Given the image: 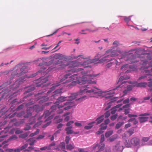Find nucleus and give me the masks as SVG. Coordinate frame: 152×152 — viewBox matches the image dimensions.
Segmentation results:
<instances>
[{"instance_id":"de8ad7c7","label":"nucleus","mask_w":152,"mask_h":152,"mask_svg":"<svg viewBox=\"0 0 152 152\" xmlns=\"http://www.w3.org/2000/svg\"><path fill=\"white\" fill-rule=\"evenodd\" d=\"M98 30V28H96L95 30H90L88 28H86V29H84V30H81V31H88L89 32H94L95 31H97Z\"/></svg>"},{"instance_id":"09e8293b","label":"nucleus","mask_w":152,"mask_h":152,"mask_svg":"<svg viewBox=\"0 0 152 152\" xmlns=\"http://www.w3.org/2000/svg\"><path fill=\"white\" fill-rule=\"evenodd\" d=\"M110 115V113L109 111L106 112L104 114V116L105 118H108Z\"/></svg>"},{"instance_id":"393cba45","label":"nucleus","mask_w":152,"mask_h":152,"mask_svg":"<svg viewBox=\"0 0 152 152\" xmlns=\"http://www.w3.org/2000/svg\"><path fill=\"white\" fill-rule=\"evenodd\" d=\"M104 119V115H102L99 117L95 121H97V122L96 123V124L97 125L101 123L102 122Z\"/></svg>"},{"instance_id":"13d9d810","label":"nucleus","mask_w":152,"mask_h":152,"mask_svg":"<svg viewBox=\"0 0 152 152\" xmlns=\"http://www.w3.org/2000/svg\"><path fill=\"white\" fill-rule=\"evenodd\" d=\"M110 122V120L109 119H107L106 120H105L104 122V123H103L104 124H105L107 125V124H108Z\"/></svg>"},{"instance_id":"774afa93","label":"nucleus","mask_w":152,"mask_h":152,"mask_svg":"<svg viewBox=\"0 0 152 152\" xmlns=\"http://www.w3.org/2000/svg\"><path fill=\"white\" fill-rule=\"evenodd\" d=\"M125 145L126 147H129L131 145L130 144V143H128L127 142V140L126 141V142H125Z\"/></svg>"},{"instance_id":"a878e982","label":"nucleus","mask_w":152,"mask_h":152,"mask_svg":"<svg viewBox=\"0 0 152 152\" xmlns=\"http://www.w3.org/2000/svg\"><path fill=\"white\" fill-rule=\"evenodd\" d=\"M95 123V121H93L88 124V126H85L84 128L86 129H91L94 126V124Z\"/></svg>"},{"instance_id":"0e129e2a","label":"nucleus","mask_w":152,"mask_h":152,"mask_svg":"<svg viewBox=\"0 0 152 152\" xmlns=\"http://www.w3.org/2000/svg\"><path fill=\"white\" fill-rule=\"evenodd\" d=\"M23 105H21L19 106L17 108V110H19L23 109Z\"/></svg>"},{"instance_id":"6e6552de","label":"nucleus","mask_w":152,"mask_h":152,"mask_svg":"<svg viewBox=\"0 0 152 152\" xmlns=\"http://www.w3.org/2000/svg\"><path fill=\"white\" fill-rule=\"evenodd\" d=\"M20 81L17 80L15 82V83L11 85L10 86V90H8V89H4L5 91L4 94H8L6 96H9L10 97L15 94L18 90L16 89L20 85Z\"/></svg>"},{"instance_id":"5701e85b","label":"nucleus","mask_w":152,"mask_h":152,"mask_svg":"<svg viewBox=\"0 0 152 152\" xmlns=\"http://www.w3.org/2000/svg\"><path fill=\"white\" fill-rule=\"evenodd\" d=\"M62 61L60 60L57 61L55 63L56 65H57L58 64H61L59 66H58L57 67H58V69H60L64 68L65 66H67V65H65L62 63Z\"/></svg>"},{"instance_id":"7ed1b4c3","label":"nucleus","mask_w":152,"mask_h":152,"mask_svg":"<svg viewBox=\"0 0 152 152\" xmlns=\"http://www.w3.org/2000/svg\"><path fill=\"white\" fill-rule=\"evenodd\" d=\"M83 70V69L82 68H80L75 69V70L74 69H72L69 71L68 73L64 75L63 77L60 80L59 83H58L57 84H55L53 85L51 88V90H54L55 87L58 86L61 84H60V83L62 82L64 80L67 79L68 77L69 78V80H66L65 82H63L62 83H69L75 80V77L77 79L78 77H77V75L76 74H74L72 75V73L75 72H79Z\"/></svg>"},{"instance_id":"4d7b16f0","label":"nucleus","mask_w":152,"mask_h":152,"mask_svg":"<svg viewBox=\"0 0 152 152\" xmlns=\"http://www.w3.org/2000/svg\"><path fill=\"white\" fill-rule=\"evenodd\" d=\"M45 137L44 135H39L38 137H36V139L38 140L43 138Z\"/></svg>"},{"instance_id":"2eb2a0df","label":"nucleus","mask_w":152,"mask_h":152,"mask_svg":"<svg viewBox=\"0 0 152 152\" xmlns=\"http://www.w3.org/2000/svg\"><path fill=\"white\" fill-rule=\"evenodd\" d=\"M147 85V83L146 82H140L137 83L135 85V86L137 87H144L146 86ZM148 86L149 87V88L148 89V90L151 91H152V81L148 83Z\"/></svg>"},{"instance_id":"f03ea898","label":"nucleus","mask_w":152,"mask_h":152,"mask_svg":"<svg viewBox=\"0 0 152 152\" xmlns=\"http://www.w3.org/2000/svg\"><path fill=\"white\" fill-rule=\"evenodd\" d=\"M125 79V78L124 77L121 76L119 78L118 82V83L120 84L118 85L115 88H113V90L108 92H101V90H100V94L97 93L96 94H98V95L99 96H104V94L108 95V96H106L105 98L108 99H111L112 98V96L111 95L114 93V91H115L117 89L121 90V89L124 88L126 86V82L124 80Z\"/></svg>"},{"instance_id":"b1692460","label":"nucleus","mask_w":152,"mask_h":152,"mask_svg":"<svg viewBox=\"0 0 152 152\" xmlns=\"http://www.w3.org/2000/svg\"><path fill=\"white\" fill-rule=\"evenodd\" d=\"M51 112V111L50 110H47L45 111L42 116L38 118V119L39 120L42 118V117H44L45 118H46L47 116H48L50 115Z\"/></svg>"},{"instance_id":"bf43d9fd","label":"nucleus","mask_w":152,"mask_h":152,"mask_svg":"<svg viewBox=\"0 0 152 152\" xmlns=\"http://www.w3.org/2000/svg\"><path fill=\"white\" fill-rule=\"evenodd\" d=\"M42 72V71H41V70H40L39 71H38L36 73L32 75L31 76V77H35L38 74V73H40L41 72Z\"/></svg>"},{"instance_id":"37998d69","label":"nucleus","mask_w":152,"mask_h":152,"mask_svg":"<svg viewBox=\"0 0 152 152\" xmlns=\"http://www.w3.org/2000/svg\"><path fill=\"white\" fill-rule=\"evenodd\" d=\"M118 117V115L117 114H115L110 117V119L112 121H113L115 120Z\"/></svg>"},{"instance_id":"f3484780","label":"nucleus","mask_w":152,"mask_h":152,"mask_svg":"<svg viewBox=\"0 0 152 152\" xmlns=\"http://www.w3.org/2000/svg\"><path fill=\"white\" fill-rule=\"evenodd\" d=\"M109 54L105 56L99 60V63H102L103 62H108L111 61L112 58Z\"/></svg>"},{"instance_id":"72a5a7b5","label":"nucleus","mask_w":152,"mask_h":152,"mask_svg":"<svg viewBox=\"0 0 152 152\" xmlns=\"http://www.w3.org/2000/svg\"><path fill=\"white\" fill-rule=\"evenodd\" d=\"M81 57L80 58H83V59H89L91 58L90 56H88L87 58H86V57H84L83 56V55H78L77 56L74 57V58L75 59H76V58H78V57Z\"/></svg>"},{"instance_id":"39448f33","label":"nucleus","mask_w":152,"mask_h":152,"mask_svg":"<svg viewBox=\"0 0 152 152\" xmlns=\"http://www.w3.org/2000/svg\"><path fill=\"white\" fill-rule=\"evenodd\" d=\"M145 50L143 48H139L136 50L135 52V56H133L132 54L129 53L127 56V61H129V63L132 64L137 62L138 61L135 59L136 57L139 58H145L146 57L148 59L147 54L145 53Z\"/></svg>"},{"instance_id":"3c124183","label":"nucleus","mask_w":152,"mask_h":152,"mask_svg":"<svg viewBox=\"0 0 152 152\" xmlns=\"http://www.w3.org/2000/svg\"><path fill=\"white\" fill-rule=\"evenodd\" d=\"M61 89L56 90L55 91V93L56 94H54L53 96V97H55V96H56L57 95L56 94L61 92Z\"/></svg>"},{"instance_id":"052dcab7","label":"nucleus","mask_w":152,"mask_h":152,"mask_svg":"<svg viewBox=\"0 0 152 152\" xmlns=\"http://www.w3.org/2000/svg\"><path fill=\"white\" fill-rule=\"evenodd\" d=\"M74 122L73 121H70L68 122L66 124V126H69L71 125Z\"/></svg>"},{"instance_id":"473e14b6","label":"nucleus","mask_w":152,"mask_h":152,"mask_svg":"<svg viewBox=\"0 0 152 152\" xmlns=\"http://www.w3.org/2000/svg\"><path fill=\"white\" fill-rule=\"evenodd\" d=\"M65 130L66 131V133L67 134H71L74 133V131L68 128H66Z\"/></svg>"},{"instance_id":"423d86ee","label":"nucleus","mask_w":152,"mask_h":152,"mask_svg":"<svg viewBox=\"0 0 152 152\" xmlns=\"http://www.w3.org/2000/svg\"><path fill=\"white\" fill-rule=\"evenodd\" d=\"M99 58L98 57V55L95 56L94 58L93 59H88L86 61H84L82 64L80 63H77V60L74 61H72L69 63L67 65H69V68H74L77 67V66L80 65L83 66L84 68H91L90 66L89 65L86 66L85 65L86 64H90L91 63H94L97 61L99 60Z\"/></svg>"},{"instance_id":"49530a36","label":"nucleus","mask_w":152,"mask_h":152,"mask_svg":"<svg viewBox=\"0 0 152 152\" xmlns=\"http://www.w3.org/2000/svg\"><path fill=\"white\" fill-rule=\"evenodd\" d=\"M131 17V16H130L129 17H125L124 19V21L127 23H128L130 20V17Z\"/></svg>"},{"instance_id":"bb28decb","label":"nucleus","mask_w":152,"mask_h":152,"mask_svg":"<svg viewBox=\"0 0 152 152\" xmlns=\"http://www.w3.org/2000/svg\"><path fill=\"white\" fill-rule=\"evenodd\" d=\"M95 77L96 76H92V78H91L88 79V80H89L88 81H80V82H81V83H82V84H81V85H82V84H83V82H86V83H87L89 85H90L91 84H96V81H91V80H90V79H92L93 78V77Z\"/></svg>"},{"instance_id":"6e6d98bb","label":"nucleus","mask_w":152,"mask_h":152,"mask_svg":"<svg viewBox=\"0 0 152 152\" xmlns=\"http://www.w3.org/2000/svg\"><path fill=\"white\" fill-rule=\"evenodd\" d=\"M126 118H127L126 117H123L122 116L120 115L119 116L118 119H121V120H125Z\"/></svg>"},{"instance_id":"4be33fe9","label":"nucleus","mask_w":152,"mask_h":152,"mask_svg":"<svg viewBox=\"0 0 152 152\" xmlns=\"http://www.w3.org/2000/svg\"><path fill=\"white\" fill-rule=\"evenodd\" d=\"M130 142L132 144L137 146L139 144L140 140L136 137H134L131 140Z\"/></svg>"},{"instance_id":"f257e3e1","label":"nucleus","mask_w":152,"mask_h":152,"mask_svg":"<svg viewBox=\"0 0 152 152\" xmlns=\"http://www.w3.org/2000/svg\"><path fill=\"white\" fill-rule=\"evenodd\" d=\"M88 85H83L80 87L81 89L80 91L76 93L73 94L72 96L69 97H65L61 96L57 99V101L56 103L58 102H62L66 101L72 100L76 98V96L81 95L85 93H88L89 96L91 97H94L95 94L97 93L100 94V89L94 87L93 89H88L86 88H89L88 87Z\"/></svg>"},{"instance_id":"69168bd1","label":"nucleus","mask_w":152,"mask_h":152,"mask_svg":"<svg viewBox=\"0 0 152 152\" xmlns=\"http://www.w3.org/2000/svg\"><path fill=\"white\" fill-rule=\"evenodd\" d=\"M104 132V131L102 130H99L96 133V134H102Z\"/></svg>"},{"instance_id":"864d4df0","label":"nucleus","mask_w":152,"mask_h":152,"mask_svg":"<svg viewBox=\"0 0 152 152\" xmlns=\"http://www.w3.org/2000/svg\"><path fill=\"white\" fill-rule=\"evenodd\" d=\"M75 126L77 127H80L82 126L81 123L79 122H75Z\"/></svg>"},{"instance_id":"f8f14e48","label":"nucleus","mask_w":152,"mask_h":152,"mask_svg":"<svg viewBox=\"0 0 152 152\" xmlns=\"http://www.w3.org/2000/svg\"><path fill=\"white\" fill-rule=\"evenodd\" d=\"M48 76L44 78L42 77L36 80V83L35 85V87L42 86L43 87L44 86V85H43V84L46 83L48 80Z\"/></svg>"},{"instance_id":"9d476101","label":"nucleus","mask_w":152,"mask_h":152,"mask_svg":"<svg viewBox=\"0 0 152 152\" xmlns=\"http://www.w3.org/2000/svg\"><path fill=\"white\" fill-rule=\"evenodd\" d=\"M148 65L147 60L145 59V60H141L140 63V67H138L137 66L133 65L129 66L130 68L133 71H136L138 69L140 68L141 69H143L148 68Z\"/></svg>"},{"instance_id":"e2e57ef3","label":"nucleus","mask_w":152,"mask_h":152,"mask_svg":"<svg viewBox=\"0 0 152 152\" xmlns=\"http://www.w3.org/2000/svg\"><path fill=\"white\" fill-rule=\"evenodd\" d=\"M131 126V124L130 123H128L125 125L124 128L125 129H127Z\"/></svg>"},{"instance_id":"79ce46f5","label":"nucleus","mask_w":152,"mask_h":152,"mask_svg":"<svg viewBox=\"0 0 152 152\" xmlns=\"http://www.w3.org/2000/svg\"><path fill=\"white\" fill-rule=\"evenodd\" d=\"M128 64H126L123 65L121 68V69H122L123 70H126L128 69Z\"/></svg>"},{"instance_id":"5fc2aeb1","label":"nucleus","mask_w":152,"mask_h":152,"mask_svg":"<svg viewBox=\"0 0 152 152\" xmlns=\"http://www.w3.org/2000/svg\"><path fill=\"white\" fill-rule=\"evenodd\" d=\"M116 139V138L112 136L110 137L108 139V140H109L110 142H112L114 141Z\"/></svg>"},{"instance_id":"a19ab883","label":"nucleus","mask_w":152,"mask_h":152,"mask_svg":"<svg viewBox=\"0 0 152 152\" xmlns=\"http://www.w3.org/2000/svg\"><path fill=\"white\" fill-rule=\"evenodd\" d=\"M39 130L38 129H37L35 132L34 133L31 134H30V136L31 137H33V136L35 135H36L37 134H38L39 133Z\"/></svg>"},{"instance_id":"58836bf2","label":"nucleus","mask_w":152,"mask_h":152,"mask_svg":"<svg viewBox=\"0 0 152 152\" xmlns=\"http://www.w3.org/2000/svg\"><path fill=\"white\" fill-rule=\"evenodd\" d=\"M134 129H129L127 132L129 136H131L134 133Z\"/></svg>"},{"instance_id":"7c9ffc66","label":"nucleus","mask_w":152,"mask_h":152,"mask_svg":"<svg viewBox=\"0 0 152 152\" xmlns=\"http://www.w3.org/2000/svg\"><path fill=\"white\" fill-rule=\"evenodd\" d=\"M100 130H104L107 129V126L105 124L102 123L100 125Z\"/></svg>"},{"instance_id":"ddd939ff","label":"nucleus","mask_w":152,"mask_h":152,"mask_svg":"<svg viewBox=\"0 0 152 152\" xmlns=\"http://www.w3.org/2000/svg\"><path fill=\"white\" fill-rule=\"evenodd\" d=\"M121 51L118 49L114 50L110 49L106 51V53L109 54L111 57L117 56L119 54H121Z\"/></svg>"},{"instance_id":"a211bd4d","label":"nucleus","mask_w":152,"mask_h":152,"mask_svg":"<svg viewBox=\"0 0 152 152\" xmlns=\"http://www.w3.org/2000/svg\"><path fill=\"white\" fill-rule=\"evenodd\" d=\"M53 62V60H51L49 61L48 62H43L42 63L39 64V66H41V69H42L44 70L47 68V66H49L51 65Z\"/></svg>"},{"instance_id":"f704fd0d","label":"nucleus","mask_w":152,"mask_h":152,"mask_svg":"<svg viewBox=\"0 0 152 152\" xmlns=\"http://www.w3.org/2000/svg\"><path fill=\"white\" fill-rule=\"evenodd\" d=\"M60 116H56L54 118V119L56 120V123H59L61 122L63 120V119L62 118H59L58 119Z\"/></svg>"},{"instance_id":"20e7f679","label":"nucleus","mask_w":152,"mask_h":152,"mask_svg":"<svg viewBox=\"0 0 152 152\" xmlns=\"http://www.w3.org/2000/svg\"><path fill=\"white\" fill-rule=\"evenodd\" d=\"M15 68L16 69L15 71L12 72L9 82H7L4 83L1 86H0V88L1 87L4 88L7 85L10 84L12 83V81H11L13 79L15 76H16L18 77L22 75L25 73H26L28 71L27 67L26 66H24L21 67V65L20 64H18L16 65Z\"/></svg>"},{"instance_id":"9b49d317","label":"nucleus","mask_w":152,"mask_h":152,"mask_svg":"<svg viewBox=\"0 0 152 152\" xmlns=\"http://www.w3.org/2000/svg\"><path fill=\"white\" fill-rule=\"evenodd\" d=\"M42 108L38 105H36L32 107H31L27 108V114L24 117L25 118L31 116L32 115L31 111H35L37 113L42 110Z\"/></svg>"},{"instance_id":"e433bc0d","label":"nucleus","mask_w":152,"mask_h":152,"mask_svg":"<svg viewBox=\"0 0 152 152\" xmlns=\"http://www.w3.org/2000/svg\"><path fill=\"white\" fill-rule=\"evenodd\" d=\"M28 135V132H26L24 134H21L20 136V137L22 138H24L27 137Z\"/></svg>"},{"instance_id":"dca6fc26","label":"nucleus","mask_w":152,"mask_h":152,"mask_svg":"<svg viewBox=\"0 0 152 152\" xmlns=\"http://www.w3.org/2000/svg\"><path fill=\"white\" fill-rule=\"evenodd\" d=\"M150 115V113H148L140 115V117L138 118L140 122L142 123L147 121L148 118L146 116L149 115Z\"/></svg>"},{"instance_id":"338daca9","label":"nucleus","mask_w":152,"mask_h":152,"mask_svg":"<svg viewBox=\"0 0 152 152\" xmlns=\"http://www.w3.org/2000/svg\"><path fill=\"white\" fill-rule=\"evenodd\" d=\"M132 89V86H127V90L128 91H131Z\"/></svg>"},{"instance_id":"c85d7f7f","label":"nucleus","mask_w":152,"mask_h":152,"mask_svg":"<svg viewBox=\"0 0 152 152\" xmlns=\"http://www.w3.org/2000/svg\"><path fill=\"white\" fill-rule=\"evenodd\" d=\"M121 104H119L118 105H116L113 108L111 109V113L112 114H114L116 111H117V110L116 109V108H119V107L121 106Z\"/></svg>"},{"instance_id":"c756f323","label":"nucleus","mask_w":152,"mask_h":152,"mask_svg":"<svg viewBox=\"0 0 152 152\" xmlns=\"http://www.w3.org/2000/svg\"><path fill=\"white\" fill-rule=\"evenodd\" d=\"M113 133V130H110L107 132L105 134V136L106 137H108L111 135Z\"/></svg>"},{"instance_id":"2f4dec72","label":"nucleus","mask_w":152,"mask_h":152,"mask_svg":"<svg viewBox=\"0 0 152 152\" xmlns=\"http://www.w3.org/2000/svg\"><path fill=\"white\" fill-rule=\"evenodd\" d=\"M124 122H119L116 124L115 126V128L116 129H118L120 128L124 124Z\"/></svg>"},{"instance_id":"6ab92c4d","label":"nucleus","mask_w":152,"mask_h":152,"mask_svg":"<svg viewBox=\"0 0 152 152\" xmlns=\"http://www.w3.org/2000/svg\"><path fill=\"white\" fill-rule=\"evenodd\" d=\"M9 128L8 127H6L4 129V130L2 131L1 132H0V135H1L0 136V142H1L3 140V138L6 136L7 135L6 134L3 135L4 134H6L8 131V129Z\"/></svg>"},{"instance_id":"4468645a","label":"nucleus","mask_w":152,"mask_h":152,"mask_svg":"<svg viewBox=\"0 0 152 152\" xmlns=\"http://www.w3.org/2000/svg\"><path fill=\"white\" fill-rule=\"evenodd\" d=\"M124 148V146L122 143L118 142L113 146V152H122Z\"/></svg>"},{"instance_id":"0eeeda50","label":"nucleus","mask_w":152,"mask_h":152,"mask_svg":"<svg viewBox=\"0 0 152 152\" xmlns=\"http://www.w3.org/2000/svg\"><path fill=\"white\" fill-rule=\"evenodd\" d=\"M74 105V103L72 102H68L64 103L63 104L59 105L57 104L52 106L50 110L51 112L56 110L57 108L60 109L64 108V110H68L71 107H72Z\"/></svg>"},{"instance_id":"412c9836","label":"nucleus","mask_w":152,"mask_h":152,"mask_svg":"<svg viewBox=\"0 0 152 152\" xmlns=\"http://www.w3.org/2000/svg\"><path fill=\"white\" fill-rule=\"evenodd\" d=\"M111 61L112 62H110L108 63L106 65V67L107 68H109L111 66L115 65H117L118 62L117 60L114 58L112 59Z\"/></svg>"},{"instance_id":"cd10ccee","label":"nucleus","mask_w":152,"mask_h":152,"mask_svg":"<svg viewBox=\"0 0 152 152\" xmlns=\"http://www.w3.org/2000/svg\"><path fill=\"white\" fill-rule=\"evenodd\" d=\"M75 147L74 145L73 144H68L66 145V148L68 150L70 151L72 150Z\"/></svg>"},{"instance_id":"ea45409f","label":"nucleus","mask_w":152,"mask_h":152,"mask_svg":"<svg viewBox=\"0 0 152 152\" xmlns=\"http://www.w3.org/2000/svg\"><path fill=\"white\" fill-rule=\"evenodd\" d=\"M48 98L47 97H45L44 98H42V99L39 101V102L40 103H43L44 102H45L46 101L48 100ZM40 99V98H39V99Z\"/></svg>"},{"instance_id":"680f3d73","label":"nucleus","mask_w":152,"mask_h":152,"mask_svg":"<svg viewBox=\"0 0 152 152\" xmlns=\"http://www.w3.org/2000/svg\"><path fill=\"white\" fill-rule=\"evenodd\" d=\"M51 122V121H49V122H47L46 124H45L44 125L42 126V127L43 128H45V127H46L47 126H48V125H49L50 124Z\"/></svg>"},{"instance_id":"a18cd8bd","label":"nucleus","mask_w":152,"mask_h":152,"mask_svg":"<svg viewBox=\"0 0 152 152\" xmlns=\"http://www.w3.org/2000/svg\"><path fill=\"white\" fill-rule=\"evenodd\" d=\"M55 57L56 58V59H58L63 57L62 55L60 53H58L56 54L55 55Z\"/></svg>"},{"instance_id":"603ef678","label":"nucleus","mask_w":152,"mask_h":152,"mask_svg":"<svg viewBox=\"0 0 152 152\" xmlns=\"http://www.w3.org/2000/svg\"><path fill=\"white\" fill-rule=\"evenodd\" d=\"M104 140V134H102L101 135L100 139V143H102Z\"/></svg>"},{"instance_id":"c9c22d12","label":"nucleus","mask_w":152,"mask_h":152,"mask_svg":"<svg viewBox=\"0 0 152 152\" xmlns=\"http://www.w3.org/2000/svg\"><path fill=\"white\" fill-rule=\"evenodd\" d=\"M35 89V87H30L28 89V90L25 92L24 94H25L27 93H28L32 91H34Z\"/></svg>"},{"instance_id":"aec40b11","label":"nucleus","mask_w":152,"mask_h":152,"mask_svg":"<svg viewBox=\"0 0 152 152\" xmlns=\"http://www.w3.org/2000/svg\"><path fill=\"white\" fill-rule=\"evenodd\" d=\"M105 144L104 143H100L99 145L96 144L93 147V149H95L96 147H98V151H102L104 149Z\"/></svg>"},{"instance_id":"4c0bfd02","label":"nucleus","mask_w":152,"mask_h":152,"mask_svg":"<svg viewBox=\"0 0 152 152\" xmlns=\"http://www.w3.org/2000/svg\"><path fill=\"white\" fill-rule=\"evenodd\" d=\"M59 147L61 149H64L65 148V144L64 142H61L59 145Z\"/></svg>"},{"instance_id":"8fccbe9b","label":"nucleus","mask_w":152,"mask_h":152,"mask_svg":"<svg viewBox=\"0 0 152 152\" xmlns=\"http://www.w3.org/2000/svg\"><path fill=\"white\" fill-rule=\"evenodd\" d=\"M28 144H25L24 145H23L20 148V150L21 151H22L23 150H24L28 146Z\"/></svg>"},{"instance_id":"c03bdc74","label":"nucleus","mask_w":152,"mask_h":152,"mask_svg":"<svg viewBox=\"0 0 152 152\" xmlns=\"http://www.w3.org/2000/svg\"><path fill=\"white\" fill-rule=\"evenodd\" d=\"M70 138L69 136H66L65 137V142L67 144H69Z\"/></svg>"},{"instance_id":"1a4fd4ad","label":"nucleus","mask_w":152,"mask_h":152,"mask_svg":"<svg viewBox=\"0 0 152 152\" xmlns=\"http://www.w3.org/2000/svg\"><path fill=\"white\" fill-rule=\"evenodd\" d=\"M99 74H92V75H83L82 77H79L77 76L78 77L77 79L75 77V80H77L76 81H73L70 84L71 86H74L77 83L81 84V82L80 81H88V79L92 78V77L97 76Z\"/></svg>"}]
</instances>
